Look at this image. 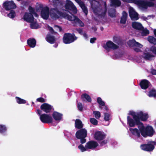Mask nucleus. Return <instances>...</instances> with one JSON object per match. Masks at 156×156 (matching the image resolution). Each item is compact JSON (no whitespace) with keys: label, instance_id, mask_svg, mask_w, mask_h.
<instances>
[{"label":"nucleus","instance_id":"25","mask_svg":"<svg viewBox=\"0 0 156 156\" xmlns=\"http://www.w3.org/2000/svg\"><path fill=\"white\" fill-rule=\"evenodd\" d=\"M143 45L139 43V42H136L135 43V44L133 47V49L136 52H139L141 51V49L142 48Z\"/></svg>","mask_w":156,"mask_h":156},{"label":"nucleus","instance_id":"53","mask_svg":"<svg viewBox=\"0 0 156 156\" xmlns=\"http://www.w3.org/2000/svg\"><path fill=\"white\" fill-rule=\"evenodd\" d=\"M82 35H83V37H84L85 39H87L88 38V35L85 32H83Z\"/></svg>","mask_w":156,"mask_h":156},{"label":"nucleus","instance_id":"48","mask_svg":"<svg viewBox=\"0 0 156 156\" xmlns=\"http://www.w3.org/2000/svg\"><path fill=\"white\" fill-rule=\"evenodd\" d=\"M150 17L154 18V16L153 15H150V16H148L147 17H145L144 16H142V18L144 20H146L148 19V18H149Z\"/></svg>","mask_w":156,"mask_h":156},{"label":"nucleus","instance_id":"33","mask_svg":"<svg viewBox=\"0 0 156 156\" xmlns=\"http://www.w3.org/2000/svg\"><path fill=\"white\" fill-rule=\"evenodd\" d=\"M147 95L149 97L156 98V91L155 90H152L149 92Z\"/></svg>","mask_w":156,"mask_h":156},{"label":"nucleus","instance_id":"10","mask_svg":"<svg viewBox=\"0 0 156 156\" xmlns=\"http://www.w3.org/2000/svg\"><path fill=\"white\" fill-rule=\"evenodd\" d=\"M155 143L154 142L149 143L147 144H142L140 146L141 149L144 151H152L154 148V146Z\"/></svg>","mask_w":156,"mask_h":156},{"label":"nucleus","instance_id":"24","mask_svg":"<svg viewBox=\"0 0 156 156\" xmlns=\"http://www.w3.org/2000/svg\"><path fill=\"white\" fill-rule=\"evenodd\" d=\"M30 27L32 29H36L40 28V26L37 23L35 19H34L32 22H30Z\"/></svg>","mask_w":156,"mask_h":156},{"label":"nucleus","instance_id":"57","mask_svg":"<svg viewBox=\"0 0 156 156\" xmlns=\"http://www.w3.org/2000/svg\"><path fill=\"white\" fill-rule=\"evenodd\" d=\"M107 140H105L102 141L101 143V144L102 145L106 144L107 143Z\"/></svg>","mask_w":156,"mask_h":156},{"label":"nucleus","instance_id":"7","mask_svg":"<svg viewBox=\"0 0 156 156\" xmlns=\"http://www.w3.org/2000/svg\"><path fill=\"white\" fill-rule=\"evenodd\" d=\"M87 131L84 129H83L77 131L76 134V137L79 139H81V142L82 144L85 143L86 140L84 139L87 136Z\"/></svg>","mask_w":156,"mask_h":156},{"label":"nucleus","instance_id":"20","mask_svg":"<svg viewBox=\"0 0 156 156\" xmlns=\"http://www.w3.org/2000/svg\"><path fill=\"white\" fill-rule=\"evenodd\" d=\"M54 119L56 121L59 122L62 119V115L57 112H54L52 114Z\"/></svg>","mask_w":156,"mask_h":156},{"label":"nucleus","instance_id":"39","mask_svg":"<svg viewBox=\"0 0 156 156\" xmlns=\"http://www.w3.org/2000/svg\"><path fill=\"white\" fill-rule=\"evenodd\" d=\"M136 42L134 39L129 40L128 43V44L129 46L133 48L135 45V43H136Z\"/></svg>","mask_w":156,"mask_h":156},{"label":"nucleus","instance_id":"11","mask_svg":"<svg viewBox=\"0 0 156 156\" xmlns=\"http://www.w3.org/2000/svg\"><path fill=\"white\" fill-rule=\"evenodd\" d=\"M3 7L6 10H10L11 9H15L16 6L13 1H6L3 4Z\"/></svg>","mask_w":156,"mask_h":156},{"label":"nucleus","instance_id":"59","mask_svg":"<svg viewBox=\"0 0 156 156\" xmlns=\"http://www.w3.org/2000/svg\"><path fill=\"white\" fill-rule=\"evenodd\" d=\"M75 1L77 2L79 5L80 3H82L83 2H81V0H75Z\"/></svg>","mask_w":156,"mask_h":156},{"label":"nucleus","instance_id":"31","mask_svg":"<svg viewBox=\"0 0 156 156\" xmlns=\"http://www.w3.org/2000/svg\"><path fill=\"white\" fill-rule=\"evenodd\" d=\"M75 126L78 129H80L83 127V125L81 121L79 119H76L75 122Z\"/></svg>","mask_w":156,"mask_h":156},{"label":"nucleus","instance_id":"55","mask_svg":"<svg viewBox=\"0 0 156 156\" xmlns=\"http://www.w3.org/2000/svg\"><path fill=\"white\" fill-rule=\"evenodd\" d=\"M96 40V38L94 37L93 38H91L90 39V42L91 43H93L94 41Z\"/></svg>","mask_w":156,"mask_h":156},{"label":"nucleus","instance_id":"40","mask_svg":"<svg viewBox=\"0 0 156 156\" xmlns=\"http://www.w3.org/2000/svg\"><path fill=\"white\" fill-rule=\"evenodd\" d=\"M93 114L95 118L97 119H99L101 117V113L99 111H94L93 112Z\"/></svg>","mask_w":156,"mask_h":156},{"label":"nucleus","instance_id":"27","mask_svg":"<svg viewBox=\"0 0 156 156\" xmlns=\"http://www.w3.org/2000/svg\"><path fill=\"white\" fill-rule=\"evenodd\" d=\"M47 41L49 43L53 44L55 42L56 39L52 36L50 34L48 35L46 37Z\"/></svg>","mask_w":156,"mask_h":156},{"label":"nucleus","instance_id":"17","mask_svg":"<svg viewBox=\"0 0 156 156\" xmlns=\"http://www.w3.org/2000/svg\"><path fill=\"white\" fill-rule=\"evenodd\" d=\"M86 147L88 149H94L98 145L97 142L91 141L87 142L86 144Z\"/></svg>","mask_w":156,"mask_h":156},{"label":"nucleus","instance_id":"29","mask_svg":"<svg viewBox=\"0 0 156 156\" xmlns=\"http://www.w3.org/2000/svg\"><path fill=\"white\" fill-rule=\"evenodd\" d=\"M7 130V127L5 125L2 124H0V133L2 134H5Z\"/></svg>","mask_w":156,"mask_h":156},{"label":"nucleus","instance_id":"49","mask_svg":"<svg viewBox=\"0 0 156 156\" xmlns=\"http://www.w3.org/2000/svg\"><path fill=\"white\" fill-rule=\"evenodd\" d=\"M54 29L57 31H60L61 30V28L57 26H55L54 27Z\"/></svg>","mask_w":156,"mask_h":156},{"label":"nucleus","instance_id":"37","mask_svg":"<svg viewBox=\"0 0 156 156\" xmlns=\"http://www.w3.org/2000/svg\"><path fill=\"white\" fill-rule=\"evenodd\" d=\"M143 57L145 59H150L154 56L153 55L150 54L148 53H144L143 55Z\"/></svg>","mask_w":156,"mask_h":156},{"label":"nucleus","instance_id":"14","mask_svg":"<svg viewBox=\"0 0 156 156\" xmlns=\"http://www.w3.org/2000/svg\"><path fill=\"white\" fill-rule=\"evenodd\" d=\"M104 48L107 50L110 49H116L118 48V46L114 44L112 42L109 41L107 42L106 44L103 45Z\"/></svg>","mask_w":156,"mask_h":156},{"label":"nucleus","instance_id":"23","mask_svg":"<svg viewBox=\"0 0 156 156\" xmlns=\"http://www.w3.org/2000/svg\"><path fill=\"white\" fill-rule=\"evenodd\" d=\"M27 43L28 45L31 48H34L36 44V41L35 39L31 38L27 41Z\"/></svg>","mask_w":156,"mask_h":156},{"label":"nucleus","instance_id":"2","mask_svg":"<svg viewBox=\"0 0 156 156\" xmlns=\"http://www.w3.org/2000/svg\"><path fill=\"white\" fill-rule=\"evenodd\" d=\"M124 2L134 3L137 5L142 10L146 9L148 7L153 6L154 3L152 2H147L144 0H122Z\"/></svg>","mask_w":156,"mask_h":156},{"label":"nucleus","instance_id":"34","mask_svg":"<svg viewBox=\"0 0 156 156\" xmlns=\"http://www.w3.org/2000/svg\"><path fill=\"white\" fill-rule=\"evenodd\" d=\"M16 15L15 11L13 10H11L9 13L8 14L7 16L10 18L12 19L15 17Z\"/></svg>","mask_w":156,"mask_h":156},{"label":"nucleus","instance_id":"44","mask_svg":"<svg viewBox=\"0 0 156 156\" xmlns=\"http://www.w3.org/2000/svg\"><path fill=\"white\" fill-rule=\"evenodd\" d=\"M97 101L99 104L101 106H104L105 105V103L102 100L101 98L99 97L97 98Z\"/></svg>","mask_w":156,"mask_h":156},{"label":"nucleus","instance_id":"3","mask_svg":"<svg viewBox=\"0 0 156 156\" xmlns=\"http://www.w3.org/2000/svg\"><path fill=\"white\" fill-rule=\"evenodd\" d=\"M138 127L141 135L144 137L147 136H152L154 133L153 128L150 126H147L145 128L142 123H140Z\"/></svg>","mask_w":156,"mask_h":156},{"label":"nucleus","instance_id":"52","mask_svg":"<svg viewBox=\"0 0 156 156\" xmlns=\"http://www.w3.org/2000/svg\"><path fill=\"white\" fill-rule=\"evenodd\" d=\"M113 13L112 14L110 12H109V14L110 16L112 17H114L115 16V11L114 10H112Z\"/></svg>","mask_w":156,"mask_h":156},{"label":"nucleus","instance_id":"15","mask_svg":"<svg viewBox=\"0 0 156 156\" xmlns=\"http://www.w3.org/2000/svg\"><path fill=\"white\" fill-rule=\"evenodd\" d=\"M129 11L130 16L132 20H137L139 19L138 13L133 8L129 7Z\"/></svg>","mask_w":156,"mask_h":156},{"label":"nucleus","instance_id":"26","mask_svg":"<svg viewBox=\"0 0 156 156\" xmlns=\"http://www.w3.org/2000/svg\"><path fill=\"white\" fill-rule=\"evenodd\" d=\"M129 130L132 134L138 137H139L140 136V131H139L137 129L130 128Z\"/></svg>","mask_w":156,"mask_h":156},{"label":"nucleus","instance_id":"60","mask_svg":"<svg viewBox=\"0 0 156 156\" xmlns=\"http://www.w3.org/2000/svg\"><path fill=\"white\" fill-rule=\"evenodd\" d=\"M154 34L156 36V29H154Z\"/></svg>","mask_w":156,"mask_h":156},{"label":"nucleus","instance_id":"51","mask_svg":"<svg viewBox=\"0 0 156 156\" xmlns=\"http://www.w3.org/2000/svg\"><path fill=\"white\" fill-rule=\"evenodd\" d=\"M127 16V13L126 12L124 11L122 13V17H123L124 18L125 17V18H126Z\"/></svg>","mask_w":156,"mask_h":156},{"label":"nucleus","instance_id":"50","mask_svg":"<svg viewBox=\"0 0 156 156\" xmlns=\"http://www.w3.org/2000/svg\"><path fill=\"white\" fill-rule=\"evenodd\" d=\"M37 101L41 102H43L44 101V100L43 98H40L37 99Z\"/></svg>","mask_w":156,"mask_h":156},{"label":"nucleus","instance_id":"4","mask_svg":"<svg viewBox=\"0 0 156 156\" xmlns=\"http://www.w3.org/2000/svg\"><path fill=\"white\" fill-rule=\"evenodd\" d=\"M129 115H131L133 118L136 120L140 121H146L148 118V114L146 113H144L142 111H139L135 112L133 111H130L129 112Z\"/></svg>","mask_w":156,"mask_h":156},{"label":"nucleus","instance_id":"61","mask_svg":"<svg viewBox=\"0 0 156 156\" xmlns=\"http://www.w3.org/2000/svg\"><path fill=\"white\" fill-rule=\"evenodd\" d=\"M105 110L106 111H108V108L107 107H105Z\"/></svg>","mask_w":156,"mask_h":156},{"label":"nucleus","instance_id":"35","mask_svg":"<svg viewBox=\"0 0 156 156\" xmlns=\"http://www.w3.org/2000/svg\"><path fill=\"white\" fill-rule=\"evenodd\" d=\"M79 5L81 7L84 12L86 15H87L88 13V11L87 8L85 6V5L83 3H80Z\"/></svg>","mask_w":156,"mask_h":156},{"label":"nucleus","instance_id":"58","mask_svg":"<svg viewBox=\"0 0 156 156\" xmlns=\"http://www.w3.org/2000/svg\"><path fill=\"white\" fill-rule=\"evenodd\" d=\"M151 73L153 75H156V70L155 69L152 70Z\"/></svg>","mask_w":156,"mask_h":156},{"label":"nucleus","instance_id":"45","mask_svg":"<svg viewBox=\"0 0 156 156\" xmlns=\"http://www.w3.org/2000/svg\"><path fill=\"white\" fill-rule=\"evenodd\" d=\"M150 52H151L152 53L156 55V47H151L150 48Z\"/></svg>","mask_w":156,"mask_h":156},{"label":"nucleus","instance_id":"19","mask_svg":"<svg viewBox=\"0 0 156 156\" xmlns=\"http://www.w3.org/2000/svg\"><path fill=\"white\" fill-rule=\"evenodd\" d=\"M41 110L46 113L49 112L51 108V106L46 103H44L42 104L41 107Z\"/></svg>","mask_w":156,"mask_h":156},{"label":"nucleus","instance_id":"46","mask_svg":"<svg viewBox=\"0 0 156 156\" xmlns=\"http://www.w3.org/2000/svg\"><path fill=\"white\" fill-rule=\"evenodd\" d=\"M78 108L79 110L80 111H82L83 109V106L81 103H78Z\"/></svg>","mask_w":156,"mask_h":156},{"label":"nucleus","instance_id":"5","mask_svg":"<svg viewBox=\"0 0 156 156\" xmlns=\"http://www.w3.org/2000/svg\"><path fill=\"white\" fill-rule=\"evenodd\" d=\"M29 10L30 12H26L24 14L23 18L27 22H32L34 19L33 15L35 16H37V14L34 11V9L31 7L29 8Z\"/></svg>","mask_w":156,"mask_h":156},{"label":"nucleus","instance_id":"36","mask_svg":"<svg viewBox=\"0 0 156 156\" xmlns=\"http://www.w3.org/2000/svg\"><path fill=\"white\" fill-rule=\"evenodd\" d=\"M78 148L82 152H84L88 150L87 148L86 147V144L85 147H84L82 144H81L79 145L78 146Z\"/></svg>","mask_w":156,"mask_h":156},{"label":"nucleus","instance_id":"30","mask_svg":"<svg viewBox=\"0 0 156 156\" xmlns=\"http://www.w3.org/2000/svg\"><path fill=\"white\" fill-rule=\"evenodd\" d=\"M112 5L114 6H119L121 4V2L119 0H110Z\"/></svg>","mask_w":156,"mask_h":156},{"label":"nucleus","instance_id":"28","mask_svg":"<svg viewBox=\"0 0 156 156\" xmlns=\"http://www.w3.org/2000/svg\"><path fill=\"white\" fill-rule=\"evenodd\" d=\"M147 40L148 42L154 45L156 44V39L152 36H150L147 38Z\"/></svg>","mask_w":156,"mask_h":156},{"label":"nucleus","instance_id":"38","mask_svg":"<svg viewBox=\"0 0 156 156\" xmlns=\"http://www.w3.org/2000/svg\"><path fill=\"white\" fill-rule=\"evenodd\" d=\"M82 98H85L89 102H91V99L90 97L88 94H83L81 96Z\"/></svg>","mask_w":156,"mask_h":156},{"label":"nucleus","instance_id":"56","mask_svg":"<svg viewBox=\"0 0 156 156\" xmlns=\"http://www.w3.org/2000/svg\"><path fill=\"white\" fill-rule=\"evenodd\" d=\"M48 29L51 33H52L54 32L52 28L49 26H48Z\"/></svg>","mask_w":156,"mask_h":156},{"label":"nucleus","instance_id":"54","mask_svg":"<svg viewBox=\"0 0 156 156\" xmlns=\"http://www.w3.org/2000/svg\"><path fill=\"white\" fill-rule=\"evenodd\" d=\"M76 30L81 35H82L83 34V32L81 29H77Z\"/></svg>","mask_w":156,"mask_h":156},{"label":"nucleus","instance_id":"62","mask_svg":"<svg viewBox=\"0 0 156 156\" xmlns=\"http://www.w3.org/2000/svg\"><path fill=\"white\" fill-rule=\"evenodd\" d=\"M57 45H56V46H55V47H57Z\"/></svg>","mask_w":156,"mask_h":156},{"label":"nucleus","instance_id":"1","mask_svg":"<svg viewBox=\"0 0 156 156\" xmlns=\"http://www.w3.org/2000/svg\"><path fill=\"white\" fill-rule=\"evenodd\" d=\"M50 16L53 20H55L62 16L71 21L72 23H75L80 26L83 27L84 26V23L77 17L73 15L69 16L67 14H62L57 9H52L50 10Z\"/></svg>","mask_w":156,"mask_h":156},{"label":"nucleus","instance_id":"8","mask_svg":"<svg viewBox=\"0 0 156 156\" xmlns=\"http://www.w3.org/2000/svg\"><path fill=\"white\" fill-rule=\"evenodd\" d=\"M77 38L74 34L67 33L64 34L63 40L65 44H68L73 42L76 40Z\"/></svg>","mask_w":156,"mask_h":156},{"label":"nucleus","instance_id":"43","mask_svg":"<svg viewBox=\"0 0 156 156\" xmlns=\"http://www.w3.org/2000/svg\"><path fill=\"white\" fill-rule=\"evenodd\" d=\"M142 31L141 33L142 35L143 36H146L147 34H149V31L146 29L143 30L142 29Z\"/></svg>","mask_w":156,"mask_h":156},{"label":"nucleus","instance_id":"22","mask_svg":"<svg viewBox=\"0 0 156 156\" xmlns=\"http://www.w3.org/2000/svg\"><path fill=\"white\" fill-rule=\"evenodd\" d=\"M149 82L146 80H142L140 83L141 88L143 89H146L148 86Z\"/></svg>","mask_w":156,"mask_h":156},{"label":"nucleus","instance_id":"16","mask_svg":"<svg viewBox=\"0 0 156 156\" xmlns=\"http://www.w3.org/2000/svg\"><path fill=\"white\" fill-rule=\"evenodd\" d=\"M105 135L103 132L97 131L95 133L94 138L97 140H101L104 139L105 137Z\"/></svg>","mask_w":156,"mask_h":156},{"label":"nucleus","instance_id":"32","mask_svg":"<svg viewBox=\"0 0 156 156\" xmlns=\"http://www.w3.org/2000/svg\"><path fill=\"white\" fill-rule=\"evenodd\" d=\"M16 102L19 104H23L26 103V101L19 97H16L15 98Z\"/></svg>","mask_w":156,"mask_h":156},{"label":"nucleus","instance_id":"41","mask_svg":"<svg viewBox=\"0 0 156 156\" xmlns=\"http://www.w3.org/2000/svg\"><path fill=\"white\" fill-rule=\"evenodd\" d=\"M110 118V115L108 113H105L104 119L106 121H108Z\"/></svg>","mask_w":156,"mask_h":156},{"label":"nucleus","instance_id":"6","mask_svg":"<svg viewBox=\"0 0 156 156\" xmlns=\"http://www.w3.org/2000/svg\"><path fill=\"white\" fill-rule=\"evenodd\" d=\"M37 113L40 115V118L41 121L43 123H50L53 121V119L51 116L45 114L41 115V111L39 110H37Z\"/></svg>","mask_w":156,"mask_h":156},{"label":"nucleus","instance_id":"47","mask_svg":"<svg viewBox=\"0 0 156 156\" xmlns=\"http://www.w3.org/2000/svg\"><path fill=\"white\" fill-rule=\"evenodd\" d=\"M126 18L122 17L120 20V23L122 24H125L126 23Z\"/></svg>","mask_w":156,"mask_h":156},{"label":"nucleus","instance_id":"13","mask_svg":"<svg viewBox=\"0 0 156 156\" xmlns=\"http://www.w3.org/2000/svg\"><path fill=\"white\" fill-rule=\"evenodd\" d=\"M133 119L129 116H127V124L130 127H134L136 125H138V126L140 123H142L135 119Z\"/></svg>","mask_w":156,"mask_h":156},{"label":"nucleus","instance_id":"42","mask_svg":"<svg viewBox=\"0 0 156 156\" xmlns=\"http://www.w3.org/2000/svg\"><path fill=\"white\" fill-rule=\"evenodd\" d=\"M90 121L92 124L94 125H97L98 124V121L94 118H90Z\"/></svg>","mask_w":156,"mask_h":156},{"label":"nucleus","instance_id":"18","mask_svg":"<svg viewBox=\"0 0 156 156\" xmlns=\"http://www.w3.org/2000/svg\"><path fill=\"white\" fill-rule=\"evenodd\" d=\"M41 16L44 19H48L49 16V9L46 7H43L41 11Z\"/></svg>","mask_w":156,"mask_h":156},{"label":"nucleus","instance_id":"21","mask_svg":"<svg viewBox=\"0 0 156 156\" xmlns=\"http://www.w3.org/2000/svg\"><path fill=\"white\" fill-rule=\"evenodd\" d=\"M132 27L138 30H142L143 27L142 25L140 23L137 22H133L132 23Z\"/></svg>","mask_w":156,"mask_h":156},{"label":"nucleus","instance_id":"9","mask_svg":"<svg viewBox=\"0 0 156 156\" xmlns=\"http://www.w3.org/2000/svg\"><path fill=\"white\" fill-rule=\"evenodd\" d=\"M90 3L94 13H98L99 15H101L102 16H104L105 15L106 13V9H105L104 11L101 14V12L98 11V8L97 6L98 4V2L95 0H93L90 2Z\"/></svg>","mask_w":156,"mask_h":156},{"label":"nucleus","instance_id":"12","mask_svg":"<svg viewBox=\"0 0 156 156\" xmlns=\"http://www.w3.org/2000/svg\"><path fill=\"white\" fill-rule=\"evenodd\" d=\"M65 7L67 10L72 11L74 13H76L77 12L76 8L70 1H66Z\"/></svg>","mask_w":156,"mask_h":156}]
</instances>
